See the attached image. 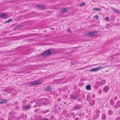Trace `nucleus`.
Segmentation results:
<instances>
[{
    "mask_svg": "<svg viewBox=\"0 0 120 120\" xmlns=\"http://www.w3.org/2000/svg\"><path fill=\"white\" fill-rule=\"evenodd\" d=\"M54 52V50H53V49L51 48L45 51L41 55L42 56H45L47 55L53 54Z\"/></svg>",
    "mask_w": 120,
    "mask_h": 120,
    "instance_id": "f257e3e1",
    "label": "nucleus"
},
{
    "mask_svg": "<svg viewBox=\"0 0 120 120\" xmlns=\"http://www.w3.org/2000/svg\"><path fill=\"white\" fill-rule=\"evenodd\" d=\"M41 102L42 104L43 105H46L48 104V100L47 99L44 98L41 100Z\"/></svg>",
    "mask_w": 120,
    "mask_h": 120,
    "instance_id": "f03ea898",
    "label": "nucleus"
},
{
    "mask_svg": "<svg viewBox=\"0 0 120 120\" xmlns=\"http://www.w3.org/2000/svg\"><path fill=\"white\" fill-rule=\"evenodd\" d=\"M68 8H62L60 10V11L61 13H66V12L68 11Z\"/></svg>",
    "mask_w": 120,
    "mask_h": 120,
    "instance_id": "7ed1b4c3",
    "label": "nucleus"
},
{
    "mask_svg": "<svg viewBox=\"0 0 120 120\" xmlns=\"http://www.w3.org/2000/svg\"><path fill=\"white\" fill-rule=\"evenodd\" d=\"M97 32L96 31H92L88 33V35L89 36H94L97 34Z\"/></svg>",
    "mask_w": 120,
    "mask_h": 120,
    "instance_id": "20e7f679",
    "label": "nucleus"
},
{
    "mask_svg": "<svg viewBox=\"0 0 120 120\" xmlns=\"http://www.w3.org/2000/svg\"><path fill=\"white\" fill-rule=\"evenodd\" d=\"M36 7L39 9L41 10H43L45 8V6L43 5H41L40 4H38L36 6Z\"/></svg>",
    "mask_w": 120,
    "mask_h": 120,
    "instance_id": "39448f33",
    "label": "nucleus"
},
{
    "mask_svg": "<svg viewBox=\"0 0 120 120\" xmlns=\"http://www.w3.org/2000/svg\"><path fill=\"white\" fill-rule=\"evenodd\" d=\"M41 82L38 81H33L30 82V85H35L37 84L40 83Z\"/></svg>",
    "mask_w": 120,
    "mask_h": 120,
    "instance_id": "423d86ee",
    "label": "nucleus"
},
{
    "mask_svg": "<svg viewBox=\"0 0 120 120\" xmlns=\"http://www.w3.org/2000/svg\"><path fill=\"white\" fill-rule=\"evenodd\" d=\"M0 18H2L7 19L8 18V16L7 14L0 13Z\"/></svg>",
    "mask_w": 120,
    "mask_h": 120,
    "instance_id": "0eeeda50",
    "label": "nucleus"
},
{
    "mask_svg": "<svg viewBox=\"0 0 120 120\" xmlns=\"http://www.w3.org/2000/svg\"><path fill=\"white\" fill-rule=\"evenodd\" d=\"M7 100L6 99H0V103L1 104H3L7 102Z\"/></svg>",
    "mask_w": 120,
    "mask_h": 120,
    "instance_id": "6e6552de",
    "label": "nucleus"
},
{
    "mask_svg": "<svg viewBox=\"0 0 120 120\" xmlns=\"http://www.w3.org/2000/svg\"><path fill=\"white\" fill-rule=\"evenodd\" d=\"M45 90L50 92L52 91V88L50 86H48L45 88Z\"/></svg>",
    "mask_w": 120,
    "mask_h": 120,
    "instance_id": "1a4fd4ad",
    "label": "nucleus"
},
{
    "mask_svg": "<svg viewBox=\"0 0 120 120\" xmlns=\"http://www.w3.org/2000/svg\"><path fill=\"white\" fill-rule=\"evenodd\" d=\"M24 26V25L22 24L18 25L16 26L15 28V30H16L19 28H20Z\"/></svg>",
    "mask_w": 120,
    "mask_h": 120,
    "instance_id": "9d476101",
    "label": "nucleus"
},
{
    "mask_svg": "<svg viewBox=\"0 0 120 120\" xmlns=\"http://www.w3.org/2000/svg\"><path fill=\"white\" fill-rule=\"evenodd\" d=\"M98 70V68H97V67L94 69H93L89 70V71H90L92 72H96Z\"/></svg>",
    "mask_w": 120,
    "mask_h": 120,
    "instance_id": "9b49d317",
    "label": "nucleus"
},
{
    "mask_svg": "<svg viewBox=\"0 0 120 120\" xmlns=\"http://www.w3.org/2000/svg\"><path fill=\"white\" fill-rule=\"evenodd\" d=\"M93 10H95L96 11H100L101 10V9L100 8H93Z\"/></svg>",
    "mask_w": 120,
    "mask_h": 120,
    "instance_id": "f8f14e48",
    "label": "nucleus"
},
{
    "mask_svg": "<svg viewBox=\"0 0 120 120\" xmlns=\"http://www.w3.org/2000/svg\"><path fill=\"white\" fill-rule=\"evenodd\" d=\"M30 108V106L28 105H26L23 107L24 109L25 110L29 109Z\"/></svg>",
    "mask_w": 120,
    "mask_h": 120,
    "instance_id": "ddd939ff",
    "label": "nucleus"
},
{
    "mask_svg": "<svg viewBox=\"0 0 120 120\" xmlns=\"http://www.w3.org/2000/svg\"><path fill=\"white\" fill-rule=\"evenodd\" d=\"M81 106L80 105H76L74 107V109H79L81 108Z\"/></svg>",
    "mask_w": 120,
    "mask_h": 120,
    "instance_id": "4468645a",
    "label": "nucleus"
},
{
    "mask_svg": "<svg viewBox=\"0 0 120 120\" xmlns=\"http://www.w3.org/2000/svg\"><path fill=\"white\" fill-rule=\"evenodd\" d=\"M55 107H56V109L55 110V111H56L57 112L59 110L60 107L59 105H56Z\"/></svg>",
    "mask_w": 120,
    "mask_h": 120,
    "instance_id": "2eb2a0df",
    "label": "nucleus"
},
{
    "mask_svg": "<svg viewBox=\"0 0 120 120\" xmlns=\"http://www.w3.org/2000/svg\"><path fill=\"white\" fill-rule=\"evenodd\" d=\"M36 104L37 106H40L42 104L41 101H38L36 103Z\"/></svg>",
    "mask_w": 120,
    "mask_h": 120,
    "instance_id": "dca6fc26",
    "label": "nucleus"
},
{
    "mask_svg": "<svg viewBox=\"0 0 120 120\" xmlns=\"http://www.w3.org/2000/svg\"><path fill=\"white\" fill-rule=\"evenodd\" d=\"M86 88L87 90H90L91 88V86L90 85H88L86 86Z\"/></svg>",
    "mask_w": 120,
    "mask_h": 120,
    "instance_id": "f3484780",
    "label": "nucleus"
},
{
    "mask_svg": "<svg viewBox=\"0 0 120 120\" xmlns=\"http://www.w3.org/2000/svg\"><path fill=\"white\" fill-rule=\"evenodd\" d=\"M95 103V101L94 100H92L91 101L90 103V105H93Z\"/></svg>",
    "mask_w": 120,
    "mask_h": 120,
    "instance_id": "a211bd4d",
    "label": "nucleus"
},
{
    "mask_svg": "<svg viewBox=\"0 0 120 120\" xmlns=\"http://www.w3.org/2000/svg\"><path fill=\"white\" fill-rule=\"evenodd\" d=\"M105 113H103L102 116V118L103 119H105Z\"/></svg>",
    "mask_w": 120,
    "mask_h": 120,
    "instance_id": "6ab92c4d",
    "label": "nucleus"
},
{
    "mask_svg": "<svg viewBox=\"0 0 120 120\" xmlns=\"http://www.w3.org/2000/svg\"><path fill=\"white\" fill-rule=\"evenodd\" d=\"M87 101H89L91 100V99L90 98V95H88L87 97Z\"/></svg>",
    "mask_w": 120,
    "mask_h": 120,
    "instance_id": "aec40b11",
    "label": "nucleus"
},
{
    "mask_svg": "<svg viewBox=\"0 0 120 120\" xmlns=\"http://www.w3.org/2000/svg\"><path fill=\"white\" fill-rule=\"evenodd\" d=\"M49 111V109H46L43 111V113H46L48 112Z\"/></svg>",
    "mask_w": 120,
    "mask_h": 120,
    "instance_id": "412c9836",
    "label": "nucleus"
},
{
    "mask_svg": "<svg viewBox=\"0 0 120 120\" xmlns=\"http://www.w3.org/2000/svg\"><path fill=\"white\" fill-rule=\"evenodd\" d=\"M67 89V88L66 87H63L62 90L63 91H66Z\"/></svg>",
    "mask_w": 120,
    "mask_h": 120,
    "instance_id": "4be33fe9",
    "label": "nucleus"
},
{
    "mask_svg": "<svg viewBox=\"0 0 120 120\" xmlns=\"http://www.w3.org/2000/svg\"><path fill=\"white\" fill-rule=\"evenodd\" d=\"M116 105L120 107V101H117Z\"/></svg>",
    "mask_w": 120,
    "mask_h": 120,
    "instance_id": "5701e85b",
    "label": "nucleus"
},
{
    "mask_svg": "<svg viewBox=\"0 0 120 120\" xmlns=\"http://www.w3.org/2000/svg\"><path fill=\"white\" fill-rule=\"evenodd\" d=\"M13 19H9L7 20H6L5 22H12Z\"/></svg>",
    "mask_w": 120,
    "mask_h": 120,
    "instance_id": "b1692460",
    "label": "nucleus"
},
{
    "mask_svg": "<svg viewBox=\"0 0 120 120\" xmlns=\"http://www.w3.org/2000/svg\"><path fill=\"white\" fill-rule=\"evenodd\" d=\"M78 97V96L77 95H76L73 96L72 97V98L73 99H75L77 98Z\"/></svg>",
    "mask_w": 120,
    "mask_h": 120,
    "instance_id": "393cba45",
    "label": "nucleus"
},
{
    "mask_svg": "<svg viewBox=\"0 0 120 120\" xmlns=\"http://www.w3.org/2000/svg\"><path fill=\"white\" fill-rule=\"evenodd\" d=\"M104 67L103 66H100L99 67H97V68H98V70H100L101 69L103 68H104Z\"/></svg>",
    "mask_w": 120,
    "mask_h": 120,
    "instance_id": "a878e982",
    "label": "nucleus"
},
{
    "mask_svg": "<svg viewBox=\"0 0 120 120\" xmlns=\"http://www.w3.org/2000/svg\"><path fill=\"white\" fill-rule=\"evenodd\" d=\"M85 5V4L84 3L82 2V3H81L79 5L81 6H82L83 5Z\"/></svg>",
    "mask_w": 120,
    "mask_h": 120,
    "instance_id": "bb28decb",
    "label": "nucleus"
},
{
    "mask_svg": "<svg viewBox=\"0 0 120 120\" xmlns=\"http://www.w3.org/2000/svg\"><path fill=\"white\" fill-rule=\"evenodd\" d=\"M112 113V111L109 110L108 112V113L110 114H111Z\"/></svg>",
    "mask_w": 120,
    "mask_h": 120,
    "instance_id": "cd10ccee",
    "label": "nucleus"
},
{
    "mask_svg": "<svg viewBox=\"0 0 120 120\" xmlns=\"http://www.w3.org/2000/svg\"><path fill=\"white\" fill-rule=\"evenodd\" d=\"M94 18L96 19H98V15H96L94 16Z\"/></svg>",
    "mask_w": 120,
    "mask_h": 120,
    "instance_id": "c85d7f7f",
    "label": "nucleus"
},
{
    "mask_svg": "<svg viewBox=\"0 0 120 120\" xmlns=\"http://www.w3.org/2000/svg\"><path fill=\"white\" fill-rule=\"evenodd\" d=\"M98 114H96V115H94V118H97L98 117Z\"/></svg>",
    "mask_w": 120,
    "mask_h": 120,
    "instance_id": "c756f323",
    "label": "nucleus"
},
{
    "mask_svg": "<svg viewBox=\"0 0 120 120\" xmlns=\"http://www.w3.org/2000/svg\"><path fill=\"white\" fill-rule=\"evenodd\" d=\"M113 9L115 11H116V12H117L118 13H119V12L118 10H116V9Z\"/></svg>",
    "mask_w": 120,
    "mask_h": 120,
    "instance_id": "7c9ffc66",
    "label": "nucleus"
},
{
    "mask_svg": "<svg viewBox=\"0 0 120 120\" xmlns=\"http://www.w3.org/2000/svg\"><path fill=\"white\" fill-rule=\"evenodd\" d=\"M105 83V81L104 80H103L101 82V83Z\"/></svg>",
    "mask_w": 120,
    "mask_h": 120,
    "instance_id": "2f4dec72",
    "label": "nucleus"
},
{
    "mask_svg": "<svg viewBox=\"0 0 120 120\" xmlns=\"http://www.w3.org/2000/svg\"><path fill=\"white\" fill-rule=\"evenodd\" d=\"M107 87H105L104 88V90L105 91H106L107 90L108 88H107Z\"/></svg>",
    "mask_w": 120,
    "mask_h": 120,
    "instance_id": "473e14b6",
    "label": "nucleus"
},
{
    "mask_svg": "<svg viewBox=\"0 0 120 120\" xmlns=\"http://www.w3.org/2000/svg\"><path fill=\"white\" fill-rule=\"evenodd\" d=\"M116 119V120H120V116L118 117Z\"/></svg>",
    "mask_w": 120,
    "mask_h": 120,
    "instance_id": "72a5a7b5",
    "label": "nucleus"
},
{
    "mask_svg": "<svg viewBox=\"0 0 120 120\" xmlns=\"http://www.w3.org/2000/svg\"><path fill=\"white\" fill-rule=\"evenodd\" d=\"M43 120H49V119H48V118H45L43 119Z\"/></svg>",
    "mask_w": 120,
    "mask_h": 120,
    "instance_id": "f704fd0d",
    "label": "nucleus"
},
{
    "mask_svg": "<svg viewBox=\"0 0 120 120\" xmlns=\"http://www.w3.org/2000/svg\"><path fill=\"white\" fill-rule=\"evenodd\" d=\"M102 92V90H99V93H101Z\"/></svg>",
    "mask_w": 120,
    "mask_h": 120,
    "instance_id": "c9c22d12",
    "label": "nucleus"
},
{
    "mask_svg": "<svg viewBox=\"0 0 120 120\" xmlns=\"http://www.w3.org/2000/svg\"><path fill=\"white\" fill-rule=\"evenodd\" d=\"M118 106L117 105H116L115 106V108H116V109H117L118 108Z\"/></svg>",
    "mask_w": 120,
    "mask_h": 120,
    "instance_id": "e433bc0d",
    "label": "nucleus"
},
{
    "mask_svg": "<svg viewBox=\"0 0 120 120\" xmlns=\"http://www.w3.org/2000/svg\"><path fill=\"white\" fill-rule=\"evenodd\" d=\"M61 100V98H59L58 99V100L59 101H60Z\"/></svg>",
    "mask_w": 120,
    "mask_h": 120,
    "instance_id": "4c0bfd02",
    "label": "nucleus"
},
{
    "mask_svg": "<svg viewBox=\"0 0 120 120\" xmlns=\"http://www.w3.org/2000/svg\"><path fill=\"white\" fill-rule=\"evenodd\" d=\"M105 19H106V20H108V17H106L105 18Z\"/></svg>",
    "mask_w": 120,
    "mask_h": 120,
    "instance_id": "58836bf2",
    "label": "nucleus"
},
{
    "mask_svg": "<svg viewBox=\"0 0 120 120\" xmlns=\"http://www.w3.org/2000/svg\"><path fill=\"white\" fill-rule=\"evenodd\" d=\"M84 113H83V114H81L79 115V116H80L82 115H84Z\"/></svg>",
    "mask_w": 120,
    "mask_h": 120,
    "instance_id": "ea45409f",
    "label": "nucleus"
},
{
    "mask_svg": "<svg viewBox=\"0 0 120 120\" xmlns=\"http://www.w3.org/2000/svg\"><path fill=\"white\" fill-rule=\"evenodd\" d=\"M78 119H79L78 118H76L75 119V120H78Z\"/></svg>",
    "mask_w": 120,
    "mask_h": 120,
    "instance_id": "a19ab883",
    "label": "nucleus"
},
{
    "mask_svg": "<svg viewBox=\"0 0 120 120\" xmlns=\"http://www.w3.org/2000/svg\"><path fill=\"white\" fill-rule=\"evenodd\" d=\"M95 95H93L92 96V97L94 98V97Z\"/></svg>",
    "mask_w": 120,
    "mask_h": 120,
    "instance_id": "79ce46f5",
    "label": "nucleus"
},
{
    "mask_svg": "<svg viewBox=\"0 0 120 120\" xmlns=\"http://www.w3.org/2000/svg\"><path fill=\"white\" fill-rule=\"evenodd\" d=\"M37 105H35L34 106V107H36L37 106Z\"/></svg>",
    "mask_w": 120,
    "mask_h": 120,
    "instance_id": "37998d69",
    "label": "nucleus"
},
{
    "mask_svg": "<svg viewBox=\"0 0 120 120\" xmlns=\"http://www.w3.org/2000/svg\"><path fill=\"white\" fill-rule=\"evenodd\" d=\"M112 99H111L110 101V102L111 103V102H112Z\"/></svg>",
    "mask_w": 120,
    "mask_h": 120,
    "instance_id": "c03bdc74",
    "label": "nucleus"
},
{
    "mask_svg": "<svg viewBox=\"0 0 120 120\" xmlns=\"http://www.w3.org/2000/svg\"><path fill=\"white\" fill-rule=\"evenodd\" d=\"M70 29H69L67 31L68 32V31H70Z\"/></svg>",
    "mask_w": 120,
    "mask_h": 120,
    "instance_id": "a18cd8bd",
    "label": "nucleus"
},
{
    "mask_svg": "<svg viewBox=\"0 0 120 120\" xmlns=\"http://www.w3.org/2000/svg\"><path fill=\"white\" fill-rule=\"evenodd\" d=\"M117 97H115L114 99H116V98H117Z\"/></svg>",
    "mask_w": 120,
    "mask_h": 120,
    "instance_id": "49530a36",
    "label": "nucleus"
},
{
    "mask_svg": "<svg viewBox=\"0 0 120 120\" xmlns=\"http://www.w3.org/2000/svg\"><path fill=\"white\" fill-rule=\"evenodd\" d=\"M1 111H0V114L1 113Z\"/></svg>",
    "mask_w": 120,
    "mask_h": 120,
    "instance_id": "de8ad7c7",
    "label": "nucleus"
},
{
    "mask_svg": "<svg viewBox=\"0 0 120 120\" xmlns=\"http://www.w3.org/2000/svg\"><path fill=\"white\" fill-rule=\"evenodd\" d=\"M36 111H37V109H35V112H36Z\"/></svg>",
    "mask_w": 120,
    "mask_h": 120,
    "instance_id": "09e8293b",
    "label": "nucleus"
},
{
    "mask_svg": "<svg viewBox=\"0 0 120 120\" xmlns=\"http://www.w3.org/2000/svg\"><path fill=\"white\" fill-rule=\"evenodd\" d=\"M117 54H115V55H117Z\"/></svg>",
    "mask_w": 120,
    "mask_h": 120,
    "instance_id": "8fccbe9b",
    "label": "nucleus"
},
{
    "mask_svg": "<svg viewBox=\"0 0 120 120\" xmlns=\"http://www.w3.org/2000/svg\"><path fill=\"white\" fill-rule=\"evenodd\" d=\"M120 114V111H119Z\"/></svg>",
    "mask_w": 120,
    "mask_h": 120,
    "instance_id": "3c124183",
    "label": "nucleus"
}]
</instances>
